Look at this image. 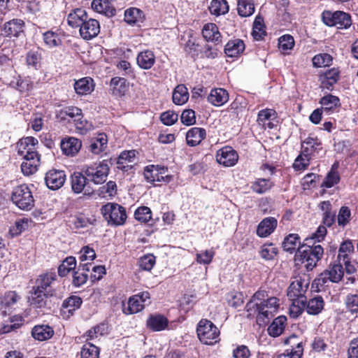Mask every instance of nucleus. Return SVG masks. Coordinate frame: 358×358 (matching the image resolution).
<instances>
[{
    "label": "nucleus",
    "mask_w": 358,
    "mask_h": 358,
    "mask_svg": "<svg viewBox=\"0 0 358 358\" xmlns=\"http://www.w3.org/2000/svg\"><path fill=\"white\" fill-rule=\"evenodd\" d=\"M280 307V299L270 294L268 290L260 287L246 303L245 309L247 317H256L258 325L262 326L268 323Z\"/></svg>",
    "instance_id": "obj_1"
},
{
    "label": "nucleus",
    "mask_w": 358,
    "mask_h": 358,
    "mask_svg": "<svg viewBox=\"0 0 358 358\" xmlns=\"http://www.w3.org/2000/svg\"><path fill=\"white\" fill-rule=\"evenodd\" d=\"M344 271L341 262L330 264L312 282V289L320 292L329 282L337 283L343 278Z\"/></svg>",
    "instance_id": "obj_2"
},
{
    "label": "nucleus",
    "mask_w": 358,
    "mask_h": 358,
    "mask_svg": "<svg viewBox=\"0 0 358 358\" xmlns=\"http://www.w3.org/2000/svg\"><path fill=\"white\" fill-rule=\"evenodd\" d=\"M196 334L199 341L206 345H214L221 341L220 330L210 320L202 318L197 324Z\"/></svg>",
    "instance_id": "obj_3"
},
{
    "label": "nucleus",
    "mask_w": 358,
    "mask_h": 358,
    "mask_svg": "<svg viewBox=\"0 0 358 358\" xmlns=\"http://www.w3.org/2000/svg\"><path fill=\"white\" fill-rule=\"evenodd\" d=\"M101 213L110 226H122L127 221V215L125 208L117 203L108 202L103 205Z\"/></svg>",
    "instance_id": "obj_4"
},
{
    "label": "nucleus",
    "mask_w": 358,
    "mask_h": 358,
    "mask_svg": "<svg viewBox=\"0 0 358 358\" xmlns=\"http://www.w3.org/2000/svg\"><path fill=\"white\" fill-rule=\"evenodd\" d=\"M323 255L324 248L321 245H317L309 249L299 248L296 252L295 258L303 264L308 271H310L317 266Z\"/></svg>",
    "instance_id": "obj_5"
},
{
    "label": "nucleus",
    "mask_w": 358,
    "mask_h": 358,
    "mask_svg": "<svg viewBox=\"0 0 358 358\" xmlns=\"http://www.w3.org/2000/svg\"><path fill=\"white\" fill-rule=\"evenodd\" d=\"M322 22L327 27H337L338 29H348L352 25L351 15L342 10H324L321 14Z\"/></svg>",
    "instance_id": "obj_6"
},
{
    "label": "nucleus",
    "mask_w": 358,
    "mask_h": 358,
    "mask_svg": "<svg viewBox=\"0 0 358 358\" xmlns=\"http://www.w3.org/2000/svg\"><path fill=\"white\" fill-rule=\"evenodd\" d=\"M310 279L308 275H298L289 285L287 296L292 301H306V294L309 287Z\"/></svg>",
    "instance_id": "obj_7"
},
{
    "label": "nucleus",
    "mask_w": 358,
    "mask_h": 358,
    "mask_svg": "<svg viewBox=\"0 0 358 358\" xmlns=\"http://www.w3.org/2000/svg\"><path fill=\"white\" fill-rule=\"evenodd\" d=\"M11 200L19 208L24 210H29L34 206L32 192L26 184L13 189Z\"/></svg>",
    "instance_id": "obj_8"
},
{
    "label": "nucleus",
    "mask_w": 358,
    "mask_h": 358,
    "mask_svg": "<svg viewBox=\"0 0 358 358\" xmlns=\"http://www.w3.org/2000/svg\"><path fill=\"white\" fill-rule=\"evenodd\" d=\"M83 172L89 181L95 185H101L106 181L110 172V167L108 161L104 159L99 163L86 166Z\"/></svg>",
    "instance_id": "obj_9"
},
{
    "label": "nucleus",
    "mask_w": 358,
    "mask_h": 358,
    "mask_svg": "<svg viewBox=\"0 0 358 358\" xmlns=\"http://www.w3.org/2000/svg\"><path fill=\"white\" fill-rule=\"evenodd\" d=\"M168 167L162 165L150 164L146 166L143 170V176L148 182L155 184L158 182H169L173 179L171 175L167 174Z\"/></svg>",
    "instance_id": "obj_10"
},
{
    "label": "nucleus",
    "mask_w": 358,
    "mask_h": 358,
    "mask_svg": "<svg viewBox=\"0 0 358 358\" xmlns=\"http://www.w3.org/2000/svg\"><path fill=\"white\" fill-rule=\"evenodd\" d=\"M150 298L148 292H141L132 295L128 299L127 303H122V312L125 315H133L142 311L145 306V302Z\"/></svg>",
    "instance_id": "obj_11"
},
{
    "label": "nucleus",
    "mask_w": 358,
    "mask_h": 358,
    "mask_svg": "<svg viewBox=\"0 0 358 358\" xmlns=\"http://www.w3.org/2000/svg\"><path fill=\"white\" fill-rule=\"evenodd\" d=\"M25 22L23 20L14 18L6 22L0 29V36L13 41L24 35Z\"/></svg>",
    "instance_id": "obj_12"
},
{
    "label": "nucleus",
    "mask_w": 358,
    "mask_h": 358,
    "mask_svg": "<svg viewBox=\"0 0 358 358\" xmlns=\"http://www.w3.org/2000/svg\"><path fill=\"white\" fill-rule=\"evenodd\" d=\"M215 158L220 165L231 167L238 163L239 155L231 146L225 145L216 152Z\"/></svg>",
    "instance_id": "obj_13"
},
{
    "label": "nucleus",
    "mask_w": 358,
    "mask_h": 358,
    "mask_svg": "<svg viewBox=\"0 0 358 358\" xmlns=\"http://www.w3.org/2000/svg\"><path fill=\"white\" fill-rule=\"evenodd\" d=\"M24 161L21 164V170L24 176L35 173L41 164V155L38 152H31L28 155L22 156Z\"/></svg>",
    "instance_id": "obj_14"
},
{
    "label": "nucleus",
    "mask_w": 358,
    "mask_h": 358,
    "mask_svg": "<svg viewBox=\"0 0 358 358\" xmlns=\"http://www.w3.org/2000/svg\"><path fill=\"white\" fill-rule=\"evenodd\" d=\"M66 179L64 171L52 169L45 173V182L50 189L57 190L64 185Z\"/></svg>",
    "instance_id": "obj_15"
},
{
    "label": "nucleus",
    "mask_w": 358,
    "mask_h": 358,
    "mask_svg": "<svg viewBox=\"0 0 358 358\" xmlns=\"http://www.w3.org/2000/svg\"><path fill=\"white\" fill-rule=\"evenodd\" d=\"M57 280L55 272H46L40 274L36 280V284L33 287L40 289L47 294L54 296L55 290L52 289V284Z\"/></svg>",
    "instance_id": "obj_16"
},
{
    "label": "nucleus",
    "mask_w": 358,
    "mask_h": 358,
    "mask_svg": "<svg viewBox=\"0 0 358 358\" xmlns=\"http://www.w3.org/2000/svg\"><path fill=\"white\" fill-rule=\"evenodd\" d=\"M82 141L73 136H65L60 142L62 154L67 157H75L82 148Z\"/></svg>",
    "instance_id": "obj_17"
},
{
    "label": "nucleus",
    "mask_w": 358,
    "mask_h": 358,
    "mask_svg": "<svg viewBox=\"0 0 358 358\" xmlns=\"http://www.w3.org/2000/svg\"><path fill=\"white\" fill-rule=\"evenodd\" d=\"M83 303L81 297L77 295H71L64 299L60 308V314L63 318L68 319L73 316L75 311L78 310Z\"/></svg>",
    "instance_id": "obj_18"
},
{
    "label": "nucleus",
    "mask_w": 358,
    "mask_h": 358,
    "mask_svg": "<svg viewBox=\"0 0 358 358\" xmlns=\"http://www.w3.org/2000/svg\"><path fill=\"white\" fill-rule=\"evenodd\" d=\"M340 71L338 68H331L319 75V81L320 82V88L332 91L334 85L337 83L340 79Z\"/></svg>",
    "instance_id": "obj_19"
},
{
    "label": "nucleus",
    "mask_w": 358,
    "mask_h": 358,
    "mask_svg": "<svg viewBox=\"0 0 358 358\" xmlns=\"http://www.w3.org/2000/svg\"><path fill=\"white\" fill-rule=\"evenodd\" d=\"M100 32L99 22L94 18L88 17L87 20L79 27L80 36L85 40H91L96 37Z\"/></svg>",
    "instance_id": "obj_20"
},
{
    "label": "nucleus",
    "mask_w": 358,
    "mask_h": 358,
    "mask_svg": "<svg viewBox=\"0 0 358 358\" xmlns=\"http://www.w3.org/2000/svg\"><path fill=\"white\" fill-rule=\"evenodd\" d=\"M319 103L327 115L338 113L341 108L339 97L331 94H327L321 97L319 100Z\"/></svg>",
    "instance_id": "obj_21"
},
{
    "label": "nucleus",
    "mask_w": 358,
    "mask_h": 358,
    "mask_svg": "<svg viewBox=\"0 0 358 358\" xmlns=\"http://www.w3.org/2000/svg\"><path fill=\"white\" fill-rule=\"evenodd\" d=\"M81 117H83L82 110L75 106H66L56 112V118L59 122L73 121L74 122Z\"/></svg>",
    "instance_id": "obj_22"
},
{
    "label": "nucleus",
    "mask_w": 358,
    "mask_h": 358,
    "mask_svg": "<svg viewBox=\"0 0 358 358\" xmlns=\"http://www.w3.org/2000/svg\"><path fill=\"white\" fill-rule=\"evenodd\" d=\"M8 85L20 93H25L34 89V83L29 76L22 77L17 75L13 78Z\"/></svg>",
    "instance_id": "obj_23"
},
{
    "label": "nucleus",
    "mask_w": 358,
    "mask_h": 358,
    "mask_svg": "<svg viewBox=\"0 0 358 358\" xmlns=\"http://www.w3.org/2000/svg\"><path fill=\"white\" fill-rule=\"evenodd\" d=\"M145 20V16L143 11L138 8L131 7L124 10V20L130 26L141 27Z\"/></svg>",
    "instance_id": "obj_24"
},
{
    "label": "nucleus",
    "mask_w": 358,
    "mask_h": 358,
    "mask_svg": "<svg viewBox=\"0 0 358 358\" xmlns=\"http://www.w3.org/2000/svg\"><path fill=\"white\" fill-rule=\"evenodd\" d=\"M278 220L273 217L264 218L257 225V235L261 238H266L270 236L276 229Z\"/></svg>",
    "instance_id": "obj_25"
},
{
    "label": "nucleus",
    "mask_w": 358,
    "mask_h": 358,
    "mask_svg": "<svg viewBox=\"0 0 358 358\" xmlns=\"http://www.w3.org/2000/svg\"><path fill=\"white\" fill-rule=\"evenodd\" d=\"M278 115L276 111L272 108H265L260 110L257 114V122L262 125L264 129H273L275 124L273 120H276Z\"/></svg>",
    "instance_id": "obj_26"
},
{
    "label": "nucleus",
    "mask_w": 358,
    "mask_h": 358,
    "mask_svg": "<svg viewBox=\"0 0 358 358\" xmlns=\"http://www.w3.org/2000/svg\"><path fill=\"white\" fill-rule=\"evenodd\" d=\"M202 36L206 41H210L215 45L222 43V34L218 27L215 23H207L204 24L202 31Z\"/></svg>",
    "instance_id": "obj_27"
},
{
    "label": "nucleus",
    "mask_w": 358,
    "mask_h": 358,
    "mask_svg": "<svg viewBox=\"0 0 358 358\" xmlns=\"http://www.w3.org/2000/svg\"><path fill=\"white\" fill-rule=\"evenodd\" d=\"M87 11L83 8H76L71 10L67 15V24L72 28L80 27L88 17Z\"/></svg>",
    "instance_id": "obj_28"
},
{
    "label": "nucleus",
    "mask_w": 358,
    "mask_h": 358,
    "mask_svg": "<svg viewBox=\"0 0 358 358\" xmlns=\"http://www.w3.org/2000/svg\"><path fill=\"white\" fill-rule=\"evenodd\" d=\"M110 86L113 96L122 97L128 92L129 83L124 78L116 76L111 78Z\"/></svg>",
    "instance_id": "obj_29"
},
{
    "label": "nucleus",
    "mask_w": 358,
    "mask_h": 358,
    "mask_svg": "<svg viewBox=\"0 0 358 358\" xmlns=\"http://www.w3.org/2000/svg\"><path fill=\"white\" fill-rule=\"evenodd\" d=\"M245 49V45L243 40L234 38L229 40L224 45V52L228 57H238Z\"/></svg>",
    "instance_id": "obj_30"
},
{
    "label": "nucleus",
    "mask_w": 358,
    "mask_h": 358,
    "mask_svg": "<svg viewBox=\"0 0 358 358\" xmlns=\"http://www.w3.org/2000/svg\"><path fill=\"white\" fill-rule=\"evenodd\" d=\"M168 325V319L161 314H150L146 320V327L152 331H163Z\"/></svg>",
    "instance_id": "obj_31"
},
{
    "label": "nucleus",
    "mask_w": 358,
    "mask_h": 358,
    "mask_svg": "<svg viewBox=\"0 0 358 358\" xmlns=\"http://www.w3.org/2000/svg\"><path fill=\"white\" fill-rule=\"evenodd\" d=\"M284 344L290 346V348L286 350H289L295 355L303 357L305 341L301 337L293 334L284 340Z\"/></svg>",
    "instance_id": "obj_32"
},
{
    "label": "nucleus",
    "mask_w": 358,
    "mask_h": 358,
    "mask_svg": "<svg viewBox=\"0 0 358 358\" xmlns=\"http://www.w3.org/2000/svg\"><path fill=\"white\" fill-rule=\"evenodd\" d=\"M206 131L202 127H192L186 133V142L189 146L195 147L206 138Z\"/></svg>",
    "instance_id": "obj_33"
},
{
    "label": "nucleus",
    "mask_w": 358,
    "mask_h": 358,
    "mask_svg": "<svg viewBox=\"0 0 358 358\" xmlns=\"http://www.w3.org/2000/svg\"><path fill=\"white\" fill-rule=\"evenodd\" d=\"M229 93L224 88H214L207 97L208 101L214 106H222L229 101Z\"/></svg>",
    "instance_id": "obj_34"
},
{
    "label": "nucleus",
    "mask_w": 358,
    "mask_h": 358,
    "mask_svg": "<svg viewBox=\"0 0 358 358\" xmlns=\"http://www.w3.org/2000/svg\"><path fill=\"white\" fill-rule=\"evenodd\" d=\"M38 144V141L33 136L21 138L17 143V153L20 156H24L31 152H37L36 146Z\"/></svg>",
    "instance_id": "obj_35"
},
{
    "label": "nucleus",
    "mask_w": 358,
    "mask_h": 358,
    "mask_svg": "<svg viewBox=\"0 0 358 358\" xmlns=\"http://www.w3.org/2000/svg\"><path fill=\"white\" fill-rule=\"evenodd\" d=\"M91 7L95 12L108 17H113L116 14V9L110 0H92Z\"/></svg>",
    "instance_id": "obj_36"
},
{
    "label": "nucleus",
    "mask_w": 358,
    "mask_h": 358,
    "mask_svg": "<svg viewBox=\"0 0 358 358\" xmlns=\"http://www.w3.org/2000/svg\"><path fill=\"white\" fill-rule=\"evenodd\" d=\"M156 62L154 52L150 50H145L138 52L136 57L137 65L143 70L152 68Z\"/></svg>",
    "instance_id": "obj_37"
},
{
    "label": "nucleus",
    "mask_w": 358,
    "mask_h": 358,
    "mask_svg": "<svg viewBox=\"0 0 358 358\" xmlns=\"http://www.w3.org/2000/svg\"><path fill=\"white\" fill-rule=\"evenodd\" d=\"M94 80L90 77H84L74 83L73 87L80 96L90 94L94 90Z\"/></svg>",
    "instance_id": "obj_38"
},
{
    "label": "nucleus",
    "mask_w": 358,
    "mask_h": 358,
    "mask_svg": "<svg viewBox=\"0 0 358 358\" xmlns=\"http://www.w3.org/2000/svg\"><path fill=\"white\" fill-rule=\"evenodd\" d=\"M108 146V137L104 133H100L96 138L91 140L88 150L94 155H100Z\"/></svg>",
    "instance_id": "obj_39"
},
{
    "label": "nucleus",
    "mask_w": 358,
    "mask_h": 358,
    "mask_svg": "<svg viewBox=\"0 0 358 358\" xmlns=\"http://www.w3.org/2000/svg\"><path fill=\"white\" fill-rule=\"evenodd\" d=\"M275 184L270 178H258L250 183V189L257 194H264L269 192Z\"/></svg>",
    "instance_id": "obj_40"
},
{
    "label": "nucleus",
    "mask_w": 358,
    "mask_h": 358,
    "mask_svg": "<svg viewBox=\"0 0 358 358\" xmlns=\"http://www.w3.org/2000/svg\"><path fill=\"white\" fill-rule=\"evenodd\" d=\"M287 325V318L285 315H280L275 318L268 327V333L272 337L280 336Z\"/></svg>",
    "instance_id": "obj_41"
},
{
    "label": "nucleus",
    "mask_w": 358,
    "mask_h": 358,
    "mask_svg": "<svg viewBox=\"0 0 358 358\" xmlns=\"http://www.w3.org/2000/svg\"><path fill=\"white\" fill-rule=\"evenodd\" d=\"M136 156V152L134 150H124L119 155L117 161V168L124 172H127L132 169L131 165L127 162H133Z\"/></svg>",
    "instance_id": "obj_42"
},
{
    "label": "nucleus",
    "mask_w": 358,
    "mask_h": 358,
    "mask_svg": "<svg viewBox=\"0 0 358 358\" xmlns=\"http://www.w3.org/2000/svg\"><path fill=\"white\" fill-rule=\"evenodd\" d=\"M308 149V154L314 156L315 153H318L322 150V143L317 136H308L301 142V150Z\"/></svg>",
    "instance_id": "obj_43"
},
{
    "label": "nucleus",
    "mask_w": 358,
    "mask_h": 358,
    "mask_svg": "<svg viewBox=\"0 0 358 358\" xmlns=\"http://www.w3.org/2000/svg\"><path fill=\"white\" fill-rule=\"evenodd\" d=\"M152 213L151 209L145 206H141L137 208L134 214V218L137 221L141 223H148V222H150V225L153 227L159 219V217L153 219L152 218Z\"/></svg>",
    "instance_id": "obj_44"
},
{
    "label": "nucleus",
    "mask_w": 358,
    "mask_h": 358,
    "mask_svg": "<svg viewBox=\"0 0 358 358\" xmlns=\"http://www.w3.org/2000/svg\"><path fill=\"white\" fill-rule=\"evenodd\" d=\"M54 335L53 329L46 324L36 325L32 328L31 336L38 341H45L52 337Z\"/></svg>",
    "instance_id": "obj_45"
},
{
    "label": "nucleus",
    "mask_w": 358,
    "mask_h": 358,
    "mask_svg": "<svg viewBox=\"0 0 358 358\" xmlns=\"http://www.w3.org/2000/svg\"><path fill=\"white\" fill-rule=\"evenodd\" d=\"M30 293V303L36 308L45 307L47 304V299L52 296L51 294L40 291V289H36L33 287Z\"/></svg>",
    "instance_id": "obj_46"
},
{
    "label": "nucleus",
    "mask_w": 358,
    "mask_h": 358,
    "mask_svg": "<svg viewBox=\"0 0 358 358\" xmlns=\"http://www.w3.org/2000/svg\"><path fill=\"white\" fill-rule=\"evenodd\" d=\"M88 180L85 174L82 172H74L71 176V189L75 194L82 193L87 185Z\"/></svg>",
    "instance_id": "obj_47"
},
{
    "label": "nucleus",
    "mask_w": 358,
    "mask_h": 358,
    "mask_svg": "<svg viewBox=\"0 0 358 358\" xmlns=\"http://www.w3.org/2000/svg\"><path fill=\"white\" fill-rule=\"evenodd\" d=\"M41 50H30L25 56V64L29 69L38 70L41 67L42 62Z\"/></svg>",
    "instance_id": "obj_48"
},
{
    "label": "nucleus",
    "mask_w": 358,
    "mask_h": 358,
    "mask_svg": "<svg viewBox=\"0 0 358 358\" xmlns=\"http://www.w3.org/2000/svg\"><path fill=\"white\" fill-rule=\"evenodd\" d=\"M324 306V301L321 296L318 295L308 301L306 299L305 308L308 315H317L322 311Z\"/></svg>",
    "instance_id": "obj_49"
},
{
    "label": "nucleus",
    "mask_w": 358,
    "mask_h": 358,
    "mask_svg": "<svg viewBox=\"0 0 358 358\" xmlns=\"http://www.w3.org/2000/svg\"><path fill=\"white\" fill-rule=\"evenodd\" d=\"M76 265L77 262L75 257H66L58 266V275L61 278L67 276L70 272L76 269Z\"/></svg>",
    "instance_id": "obj_50"
},
{
    "label": "nucleus",
    "mask_w": 358,
    "mask_h": 358,
    "mask_svg": "<svg viewBox=\"0 0 358 358\" xmlns=\"http://www.w3.org/2000/svg\"><path fill=\"white\" fill-rule=\"evenodd\" d=\"M308 149L300 152L295 159L292 168L296 171H302L307 169L310 164L312 157L308 154Z\"/></svg>",
    "instance_id": "obj_51"
},
{
    "label": "nucleus",
    "mask_w": 358,
    "mask_h": 358,
    "mask_svg": "<svg viewBox=\"0 0 358 358\" xmlns=\"http://www.w3.org/2000/svg\"><path fill=\"white\" fill-rule=\"evenodd\" d=\"M285 251L293 253L301 247V238L297 234H289L286 236L282 243Z\"/></svg>",
    "instance_id": "obj_52"
},
{
    "label": "nucleus",
    "mask_w": 358,
    "mask_h": 358,
    "mask_svg": "<svg viewBox=\"0 0 358 358\" xmlns=\"http://www.w3.org/2000/svg\"><path fill=\"white\" fill-rule=\"evenodd\" d=\"M237 13L241 17L252 15L255 11L254 0H238Z\"/></svg>",
    "instance_id": "obj_53"
},
{
    "label": "nucleus",
    "mask_w": 358,
    "mask_h": 358,
    "mask_svg": "<svg viewBox=\"0 0 358 358\" xmlns=\"http://www.w3.org/2000/svg\"><path fill=\"white\" fill-rule=\"evenodd\" d=\"M252 35L256 41L262 40L266 36L264 17L260 15H257L255 18Z\"/></svg>",
    "instance_id": "obj_54"
},
{
    "label": "nucleus",
    "mask_w": 358,
    "mask_h": 358,
    "mask_svg": "<svg viewBox=\"0 0 358 358\" xmlns=\"http://www.w3.org/2000/svg\"><path fill=\"white\" fill-rule=\"evenodd\" d=\"M189 99V92L185 85H178L173 90L172 100L176 105H182L185 103Z\"/></svg>",
    "instance_id": "obj_55"
},
{
    "label": "nucleus",
    "mask_w": 358,
    "mask_h": 358,
    "mask_svg": "<svg viewBox=\"0 0 358 358\" xmlns=\"http://www.w3.org/2000/svg\"><path fill=\"white\" fill-rule=\"evenodd\" d=\"M229 5L226 0H213L209 6L210 14L219 16L229 12Z\"/></svg>",
    "instance_id": "obj_56"
},
{
    "label": "nucleus",
    "mask_w": 358,
    "mask_h": 358,
    "mask_svg": "<svg viewBox=\"0 0 358 358\" xmlns=\"http://www.w3.org/2000/svg\"><path fill=\"white\" fill-rule=\"evenodd\" d=\"M333 165L331 170L327 173L323 182L321 183V187L331 188L339 183L341 180L340 174Z\"/></svg>",
    "instance_id": "obj_57"
},
{
    "label": "nucleus",
    "mask_w": 358,
    "mask_h": 358,
    "mask_svg": "<svg viewBox=\"0 0 358 358\" xmlns=\"http://www.w3.org/2000/svg\"><path fill=\"white\" fill-rule=\"evenodd\" d=\"M24 322L22 316L14 315L10 320L9 324H3L0 328V334H7L20 328Z\"/></svg>",
    "instance_id": "obj_58"
},
{
    "label": "nucleus",
    "mask_w": 358,
    "mask_h": 358,
    "mask_svg": "<svg viewBox=\"0 0 358 358\" xmlns=\"http://www.w3.org/2000/svg\"><path fill=\"white\" fill-rule=\"evenodd\" d=\"M354 251V245L352 241L346 240L343 241L339 248L338 260V262H343V263H348L349 257L348 253Z\"/></svg>",
    "instance_id": "obj_59"
},
{
    "label": "nucleus",
    "mask_w": 358,
    "mask_h": 358,
    "mask_svg": "<svg viewBox=\"0 0 358 358\" xmlns=\"http://www.w3.org/2000/svg\"><path fill=\"white\" fill-rule=\"evenodd\" d=\"M21 296L15 291H8L0 298L2 307L10 308L15 304Z\"/></svg>",
    "instance_id": "obj_60"
},
{
    "label": "nucleus",
    "mask_w": 358,
    "mask_h": 358,
    "mask_svg": "<svg viewBox=\"0 0 358 358\" xmlns=\"http://www.w3.org/2000/svg\"><path fill=\"white\" fill-rule=\"evenodd\" d=\"M100 349L91 343H86L83 345L80 355L81 358H99Z\"/></svg>",
    "instance_id": "obj_61"
},
{
    "label": "nucleus",
    "mask_w": 358,
    "mask_h": 358,
    "mask_svg": "<svg viewBox=\"0 0 358 358\" xmlns=\"http://www.w3.org/2000/svg\"><path fill=\"white\" fill-rule=\"evenodd\" d=\"M156 264V257L152 254H147L141 257L138 264L141 270L150 271Z\"/></svg>",
    "instance_id": "obj_62"
},
{
    "label": "nucleus",
    "mask_w": 358,
    "mask_h": 358,
    "mask_svg": "<svg viewBox=\"0 0 358 358\" xmlns=\"http://www.w3.org/2000/svg\"><path fill=\"white\" fill-rule=\"evenodd\" d=\"M260 256L265 260H272L278 254V248L272 243L264 244L259 251Z\"/></svg>",
    "instance_id": "obj_63"
},
{
    "label": "nucleus",
    "mask_w": 358,
    "mask_h": 358,
    "mask_svg": "<svg viewBox=\"0 0 358 358\" xmlns=\"http://www.w3.org/2000/svg\"><path fill=\"white\" fill-rule=\"evenodd\" d=\"M344 304L347 311L351 314H357L358 313V294H348L345 299Z\"/></svg>",
    "instance_id": "obj_64"
}]
</instances>
